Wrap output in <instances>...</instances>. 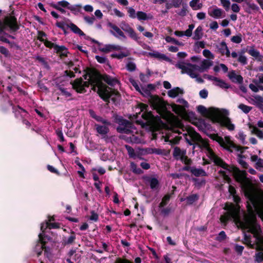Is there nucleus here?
I'll return each mask as SVG.
<instances>
[{"label": "nucleus", "mask_w": 263, "mask_h": 263, "mask_svg": "<svg viewBox=\"0 0 263 263\" xmlns=\"http://www.w3.org/2000/svg\"><path fill=\"white\" fill-rule=\"evenodd\" d=\"M175 125V144L178 143L180 140V138L176 134L181 133V131L185 132L183 135L187 143L190 145H193L194 149L196 146L193 142H195L196 145L206 154L211 160L220 166L221 168L219 172L226 181L229 182L230 176L232 174L236 180L239 183L245 195L248 199V213L244 214L243 220H241L239 216V206L238 205L227 203L224 207L227 211L221 216L220 221L222 223H226L229 220L233 219L242 229L247 230L253 235V237H251L250 235L245 234V243L252 248L263 250V236L261 233L260 226L256 222V215H258L262 220L263 217L259 215L253 203V201H255L259 205L260 201L263 202V198L254 192L251 183L247 178L246 172L230 167L224 162L214 153L208 142L203 139L193 128L184 126L179 120H176Z\"/></svg>", "instance_id": "f257e3e1"}, {"label": "nucleus", "mask_w": 263, "mask_h": 263, "mask_svg": "<svg viewBox=\"0 0 263 263\" xmlns=\"http://www.w3.org/2000/svg\"><path fill=\"white\" fill-rule=\"evenodd\" d=\"M84 79L87 81H84L82 79H78L72 83V87L77 92H85L86 88L90 85L92 86V89L97 91L100 97L105 101H107L109 99L115 101L119 97V93L117 91L102 83L99 74L91 72L85 75Z\"/></svg>", "instance_id": "f03ea898"}, {"label": "nucleus", "mask_w": 263, "mask_h": 263, "mask_svg": "<svg viewBox=\"0 0 263 263\" xmlns=\"http://www.w3.org/2000/svg\"><path fill=\"white\" fill-rule=\"evenodd\" d=\"M197 109L202 114H206L213 122L226 127L229 130L233 131L235 129V125L228 117L229 112L228 110L215 107H210L207 109L202 105L198 106Z\"/></svg>", "instance_id": "7ed1b4c3"}, {"label": "nucleus", "mask_w": 263, "mask_h": 263, "mask_svg": "<svg viewBox=\"0 0 263 263\" xmlns=\"http://www.w3.org/2000/svg\"><path fill=\"white\" fill-rule=\"evenodd\" d=\"M1 10H0V13ZM19 26L16 23V18L10 14L4 15L0 17V41L9 43L11 47L19 49V47L15 43H10L8 38L14 39L12 35H9V33H12L17 31Z\"/></svg>", "instance_id": "20e7f679"}, {"label": "nucleus", "mask_w": 263, "mask_h": 263, "mask_svg": "<svg viewBox=\"0 0 263 263\" xmlns=\"http://www.w3.org/2000/svg\"><path fill=\"white\" fill-rule=\"evenodd\" d=\"M213 62L208 60H203L199 65H193L190 63L183 61H179L176 67L181 70L182 73H187L192 78H196L198 82H202L203 80L201 78L198 77L199 72H202L209 69L212 65Z\"/></svg>", "instance_id": "39448f33"}, {"label": "nucleus", "mask_w": 263, "mask_h": 263, "mask_svg": "<svg viewBox=\"0 0 263 263\" xmlns=\"http://www.w3.org/2000/svg\"><path fill=\"white\" fill-rule=\"evenodd\" d=\"M117 129L119 133L127 135L123 136L122 138H124L128 142L141 143L143 141L142 136L138 133L133 124L127 120L121 119Z\"/></svg>", "instance_id": "423d86ee"}, {"label": "nucleus", "mask_w": 263, "mask_h": 263, "mask_svg": "<svg viewBox=\"0 0 263 263\" xmlns=\"http://www.w3.org/2000/svg\"><path fill=\"white\" fill-rule=\"evenodd\" d=\"M153 89L154 86L152 84H149L146 86H141L138 92L147 98L153 108L155 109L160 116H163L166 109L165 103L158 96L151 95V91Z\"/></svg>", "instance_id": "0eeeda50"}, {"label": "nucleus", "mask_w": 263, "mask_h": 263, "mask_svg": "<svg viewBox=\"0 0 263 263\" xmlns=\"http://www.w3.org/2000/svg\"><path fill=\"white\" fill-rule=\"evenodd\" d=\"M213 139L217 141L222 147L225 149L232 152L233 149L237 150V146L231 140L230 137L226 136L224 138L217 135H214Z\"/></svg>", "instance_id": "6e6552de"}, {"label": "nucleus", "mask_w": 263, "mask_h": 263, "mask_svg": "<svg viewBox=\"0 0 263 263\" xmlns=\"http://www.w3.org/2000/svg\"><path fill=\"white\" fill-rule=\"evenodd\" d=\"M177 102L181 104L182 106L177 105L175 104H173L171 105L172 109L173 111H174L176 114L180 116L181 117L184 118L186 117V112H185V108L188 107L189 104L188 103L183 99L179 98Z\"/></svg>", "instance_id": "1a4fd4ad"}, {"label": "nucleus", "mask_w": 263, "mask_h": 263, "mask_svg": "<svg viewBox=\"0 0 263 263\" xmlns=\"http://www.w3.org/2000/svg\"><path fill=\"white\" fill-rule=\"evenodd\" d=\"M186 151L181 149L178 147H175L173 150V156L177 160H180L186 164H189L191 160L186 156Z\"/></svg>", "instance_id": "9d476101"}, {"label": "nucleus", "mask_w": 263, "mask_h": 263, "mask_svg": "<svg viewBox=\"0 0 263 263\" xmlns=\"http://www.w3.org/2000/svg\"><path fill=\"white\" fill-rule=\"evenodd\" d=\"M39 241L36 244L34 251L39 256L41 254L44 249L46 248L45 243L50 240V237L47 236L43 235V233H40L39 235Z\"/></svg>", "instance_id": "9b49d317"}, {"label": "nucleus", "mask_w": 263, "mask_h": 263, "mask_svg": "<svg viewBox=\"0 0 263 263\" xmlns=\"http://www.w3.org/2000/svg\"><path fill=\"white\" fill-rule=\"evenodd\" d=\"M117 47L119 48L115 49V52L111 54V57L112 58H117L118 59H122L129 55V52L126 47L119 45H117Z\"/></svg>", "instance_id": "f8f14e48"}, {"label": "nucleus", "mask_w": 263, "mask_h": 263, "mask_svg": "<svg viewBox=\"0 0 263 263\" xmlns=\"http://www.w3.org/2000/svg\"><path fill=\"white\" fill-rule=\"evenodd\" d=\"M208 14L215 18H222L225 16L224 12L216 6H213L208 9Z\"/></svg>", "instance_id": "ddd939ff"}, {"label": "nucleus", "mask_w": 263, "mask_h": 263, "mask_svg": "<svg viewBox=\"0 0 263 263\" xmlns=\"http://www.w3.org/2000/svg\"><path fill=\"white\" fill-rule=\"evenodd\" d=\"M120 27L123 31L128 33L131 38L136 41L138 40L136 32L128 24L125 22H122L120 24Z\"/></svg>", "instance_id": "4468645a"}, {"label": "nucleus", "mask_w": 263, "mask_h": 263, "mask_svg": "<svg viewBox=\"0 0 263 263\" xmlns=\"http://www.w3.org/2000/svg\"><path fill=\"white\" fill-rule=\"evenodd\" d=\"M109 26L112 29L113 31H111V33L114 35L116 37L122 40H125L126 39V36L124 35L122 30L118 27L115 25L109 24Z\"/></svg>", "instance_id": "2eb2a0df"}, {"label": "nucleus", "mask_w": 263, "mask_h": 263, "mask_svg": "<svg viewBox=\"0 0 263 263\" xmlns=\"http://www.w3.org/2000/svg\"><path fill=\"white\" fill-rule=\"evenodd\" d=\"M217 51L222 55H226L227 57H230V52L224 42H221L216 45Z\"/></svg>", "instance_id": "dca6fc26"}, {"label": "nucleus", "mask_w": 263, "mask_h": 263, "mask_svg": "<svg viewBox=\"0 0 263 263\" xmlns=\"http://www.w3.org/2000/svg\"><path fill=\"white\" fill-rule=\"evenodd\" d=\"M60 227L59 225L57 223L52 222L51 219L49 220V222H43L41 226V233L43 234V235L46 236L45 234V230L48 228L51 229H57Z\"/></svg>", "instance_id": "f3484780"}, {"label": "nucleus", "mask_w": 263, "mask_h": 263, "mask_svg": "<svg viewBox=\"0 0 263 263\" xmlns=\"http://www.w3.org/2000/svg\"><path fill=\"white\" fill-rule=\"evenodd\" d=\"M228 77L229 79L234 83H242L243 82L242 77L236 73L234 70L230 71L228 73Z\"/></svg>", "instance_id": "a211bd4d"}, {"label": "nucleus", "mask_w": 263, "mask_h": 263, "mask_svg": "<svg viewBox=\"0 0 263 263\" xmlns=\"http://www.w3.org/2000/svg\"><path fill=\"white\" fill-rule=\"evenodd\" d=\"M148 55L151 57L157 58L159 60H163L169 62H171V60L168 57H167L164 54L159 52L158 51L148 52Z\"/></svg>", "instance_id": "6ab92c4d"}, {"label": "nucleus", "mask_w": 263, "mask_h": 263, "mask_svg": "<svg viewBox=\"0 0 263 263\" xmlns=\"http://www.w3.org/2000/svg\"><path fill=\"white\" fill-rule=\"evenodd\" d=\"M126 148L128 152V155L130 158L136 159L138 158L141 159V156L140 154V149L138 151H135V150L129 146H126Z\"/></svg>", "instance_id": "aec40b11"}, {"label": "nucleus", "mask_w": 263, "mask_h": 263, "mask_svg": "<svg viewBox=\"0 0 263 263\" xmlns=\"http://www.w3.org/2000/svg\"><path fill=\"white\" fill-rule=\"evenodd\" d=\"M139 21H145L148 20H152L153 16L150 14H147L143 11H138L137 12V17Z\"/></svg>", "instance_id": "412c9836"}, {"label": "nucleus", "mask_w": 263, "mask_h": 263, "mask_svg": "<svg viewBox=\"0 0 263 263\" xmlns=\"http://www.w3.org/2000/svg\"><path fill=\"white\" fill-rule=\"evenodd\" d=\"M183 91L182 89L179 87H175L172 89H170L167 92L168 96L172 98H176L180 94H183Z\"/></svg>", "instance_id": "4be33fe9"}, {"label": "nucleus", "mask_w": 263, "mask_h": 263, "mask_svg": "<svg viewBox=\"0 0 263 263\" xmlns=\"http://www.w3.org/2000/svg\"><path fill=\"white\" fill-rule=\"evenodd\" d=\"M251 101H252V103L258 108L263 105V98L259 95L253 96V98L251 99Z\"/></svg>", "instance_id": "5701e85b"}, {"label": "nucleus", "mask_w": 263, "mask_h": 263, "mask_svg": "<svg viewBox=\"0 0 263 263\" xmlns=\"http://www.w3.org/2000/svg\"><path fill=\"white\" fill-rule=\"evenodd\" d=\"M117 45L114 44H106L102 47L99 48V50L103 52H109L111 51H115V49L118 48L117 47Z\"/></svg>", "instance_id": "b1692460"}, {"label": "nucleus", "mask_w": 263, "mask_h": 263, "mask_svg": "<svg viewBox=\"0 0 263 263\" xmlns=\"http://www.w3.org/2000/svg\"><path fill=\"white\" fill-rule=\"evenodd\" d=\"M146 182L149 184L151 188L153 190H157L159 186L158 180L154 177H148Z\"/></svg>", "instance_id": "393cba45"}, {"label": "nucleus", "mask_w": 263, "mask_h": 263, "mask_svg": "<svg viewBox=\"0 0 263 263\" xmlns=\"http://www.w3.org/2000/svg\"><path fill=\"white\" fill-rule=\"evenodd\" d=\"M190 171L193 175L195 176H205L206 175V172L202 168L192 167Z\"/></svg>", "instance_id": "a878e982"}, {"label": "nucleus", "mask_w": 263, "mask_h": 263, "mask_svg": "<svg viewBox=\"0 0 263 263\" xmlns=\"http://www.w3.org/2000/svg\"><path fill=\"white\" fill-rule=\"evenodd\" d=\"M54 51L60 54L61 56L66 57L68 53L67 49L64 46H59L57 45L55 46Z\"/></svg>", "instance_id": "bb28decb"}, {"label": "nucleus", "mask_w": 263, "mask_h": 263, "mask_svg": "<svg viewBox=\"0 0 263 263\" xmlns=\"http://www.w3.org/2000/svg\"><path fill=\"white\" fill-rule=\"evenodd\" d=\"M106 125H107V124H105L104 125L95 124L97 132L102 135H105L109 131V129Z\"/></svg>", "instance_id": "cd10ccee"}, {"label": "nucleus", "mask_w": 263, "mask_h": 263, "mask_svg": "<svg viewBox=\"0 0 263 263\" xmlns=\"http://www.w3.org/2000/svg\"><path fill=\"white\" fill-rule=\"evenodd\" d=\"M103 80L111 86H114L118 83V81L116 79L111 78L107 75L103 77Z\"/></svg>", "instance_id": "c85d7f7f"}, {"label": "nucleus", "mask_w": 263, "mask_h": 263, "mask_svg": "<svg viewBox=\"0 0 263 263\" xmlns=\"http://www.w3.org/2000/svg\"><path fill=\"white\" fill-rule=\"evenodd\" d=\"M249 128L252 134L256 135L259 138L263 139V132L255 126L250 125Z\"/></svg>", "instance_id": "c756f323"}, {"label": "nucleus", "mask_w": 263, "mask_h": 263, "mask_svg": "<svg viewBox=\"0 0 263 263\" xmlns=\"http://www.w3.org/2000/svg\"><path fill=\"white\" fill-rule=\"evenodd\" d=\"M190 6L194 10H198L202 7V4L199 0H192L190 2Z\"/></svg>", "instance_id": "7c9ffc66"}, {"label": "nucleus", "mask_w": 263, "mask_h": 263, "mask_svg": "<svg viewBox=\"0 0 263 263\" xmlns=\"http://www.w3.org/2000/svg\"><path fill=\"white\" fill-rule=\"evenodd\" d=\"M251 160L253 162H256L257 167L263 168V159L259 158L256 155L251 157Z\"/></svg>", "instance_id": "2f4dec72"}, {"label": "nucleus", "mask_w": 263, "mask_h": 263, "mask_svg": "<svg viewBox=\"0 0 263 263\" xmlns=\"http://www.w3.org/2000/svg\"><path fill=\"white\" fill-rule=\"evenodd\" d=\"M69 27L74 33L78 34L80 36L85 35L83 31L73 23H70L69 25Z\"/></svg>", "instance_id": "473e14b6"}, {"label": "nucleus", "mask_w": 263, "mask_h": 263, "mask_svg": "<svg viewBox=\"0 0 263 263\" xmlns=\"http://www.w3.org/2000/svg\"><path fill=\"white\" fill-rule=\"evenodd\" d=\"M214 84L222 88L227 89L230 87V86L227 83H226L223 80L220 79L219 78H217L216 81L214 82Z\"/></svg>", "instance_id": "72a5a7b5"}, {"label": "nucleus", "mask_w": 263, "mask_h": 263, "mask_svg": "<svg viewBox=\"0 0 263 263\" xmlns=\"http://www.w3.org/2000/svg\"><path fill=\"white\" fill-rule=\"evenodd\" d=\"M82 5L81 4H77L74 5H71L69 7V10H70L75 15L78 14L81 12Z\"/></svg>", "instance_id": "f704fd0d"}, {"label": "nucleus", "mask_w": 263, "mask_h": 263, "mask_svg": "<svg viewBox=\"0 0 263 263\" xmlns=\"http://www.w3.org/2000/svg\"><path fill=\"white\" fill-rule=\"evenodd\" d=\"M229 192H230V194L233 196L234 201L236 203H238L240 201V198L235 195L236 190L234 187L230 185L229 186Z\"/></svg>", "instance_id": "c9c22d12"}, {"label": "nucleus", "mask_w": 263, "mask_h": 263, "mask_svg": "<svg viewBox=\"0 0 263 263\" xmlns=\"http://www.w3.org/2000/svg\"><path fill=\"white\" fill-rule=\"evenodd\" d=\"M202 36V28L200 26H198L194 32L193 39L195 40H199Z\"/></svg>", "instance_id": "e433bc0d"}, {"label": "nucleus", "mask_w": 263, "mask_h": 263, "mask_svg": "<svg viewBox=\"0 0 263 263\" xmlns=\"http://www.w3.org/2000/svg\"><path fill=\"white\" fill-rule=\"evenodd\" d=\"M253 203H254V206L256 207L257 211L258 212L259 215L263 217V202L260 201L259 205L255 201H253Z\"/></svg>", "instance_id": "4c0bfd02"}, {"label": "nucleus", "mask_w": 263, "mask_h": 263, "mask_svg": "<svg viewBox=\"0 0 263 263\" xmlns=\"http://www.w3.org/2000/svg\"><path fill=\"white\" fill-rule=\"evenodd\" d=\"M95 58H96V59L97 60V61L99 63H100L101 64H106V65H107L109 67H110L108 61L107 59L105 57H104V56L96 55Z\"/></svg>", "instance_id": "58836bf2"}, {"label": "nucleus", "mask_w": 263, "mask_h": 263, "mask_svg": "<svg viewBox=\"0 0 263 263\" xmlns=\"http://www.w3.org/2000/svg\"><path fill=\"white\" fill-rule=\"evenodd\" d=\"M76 239V235L72 233L68 237L64 239V243L66 245L72 244Z\"/></svg>", "instance_id": "ea45409f"}, {"label": "nucleus", "mask_w": 263, "mask_h": 263, "mask_svg": "<svg viewBox=\"0 0 263 263\" xmlns=\"http://www.w3.org/2000/svg\"><path fill=\"white\" fill-rule=\"evenodd\" d=\"M238 107L239 109H240L242 112H243L245 114H248V112H249L252 108V107L247 106L243 104H240L238 105Z\"/></svg>", "instance_id": "a19ab883"}, {"label": "nucleus", "mask_w": 263, "mask_h": 263, "mask_svg": "<svg viewBox=\"0 0 263 263\" xmlns=\"http://www.w3.org/2000/svg\"><path fill=\"white\" fill-rule=\"evenodd\" d=\"M165 41L167 43H172L176 45H179V46H183V43L182 42H180L177 40H176L175 39L173 38L171 36H167L165 39Z\"/></svg>", "instance_id": "79ce46f5"}, {"label": "nucleus", "mask_w": 263, "mask_h": 263, "mask_svg": "<svg viewBox=\"0 0 263 263\" xmlns=\"http://www.w3.org/2000/svg\"><path fill=\"white\" fill-rule=\"evenodd\" d=\"M127 12L129 17L132 18H135L137 17V12L132 7H127Z\"/></svg>", "instance_id": "37998d69"}, {"label": "nucleus", "mask_w": 263, "mask_h": 263, "mask_svg": "<svg viewBox=\"0 0 263 263\" xmlns=\"http://www.w3.org/2000/svg\"><path fill=\"white\" fill-rule=\"evenodd\" d=\"M83 18L84 21L89 25H92L96 20V18L93 16H89L85 15L84 16Z\"/></svg>", "instance_id": "c03bdc74"}, {"label": "nucleus", "mask_w": 263, "mask_h": 263, "mask_svg": "<svg viewBox=\"0 0 263 263\" xmlns=\"http://www.w3.org/2000/svg\"><path fill=\"white\" fill-rule=\"evenodd\" d=\"M248 52L250 55L254 57V58H255L256 57L258 56L259 54H260L259 52L253 47L250 48L248 50Z\"/></svg>", "instance_id": "a18cd8bd"}, {"label": "nucleus", "mask_w": 263, "mask_h": 263, "mask_svg": "<svg viewBox=\"0 0 263 263\" xmlns=\"http://www.w3.org/2000/svg\"><path fill=\"white\" fill-rule=\"evenodd\" d=\"M198 198V196L197 194L192 195L186 198L187 202L189 204H192L193 202L196 201Z\"/></svg>", "instance_id": "49530a36"}, {"label": "nucleus", "mask_w": 263, "mask_h": 263, "mask_svg": "<svg viewBox=\"0 0 263 263\" xmlns=\"http://www.w3.org/2000/svg\"><path fill=\"white\" fill-rule=\"evenodd\" d=\"M170 199V195H165L163 198L162 201L160 203L159 207L160 208H161L163 207L164 206H165L167 203V202H168Z\"/></svg>", "instance_id": "de8ad7c7"}, {"label": "nucleus", "mask_w": 263, "mask_h": 263, "mask_svg": "<svg viewBox=\"0 0 263 263\" xmlns=\"http://www.w3.org/2000/svg\"><path fill=\"white\" fill-rule=\"evenodd\" d=\"M194 27H195L194 25H193V24L190 25L189 26V28L185 32H184V35H185L187 37L191 36V35L192 34V31H193V29L194 28Z\"/></svg>", "instance_id": "09e8293b"}, {"label": "nucleus", "mask_w": 263, "mask_h": 263, "mask_svg": "<svg viewBox=\"0 0 263 263\" xmlns=\"http://www.w3.org/2000/svg\"><path fill=\"white\" fill-rule=\"evenodd\" d=\"M55 6H59V7L62 8H67L69 9L70 4L67 1H62L58 2Z\"/></svg>", "instance_id": "8fccbe9b"}, {"label": "nucleus", "mask_w": 263, "mask_h": 263, "mask_svg": "<svg viewBox=\"0 0 263 263\" xmlns=\"http://www.w3.org/2000/svg\"><path fill=\"white\" fill-rule=\"evenodd\" d=\"M154 148H147L145 149H140L141 156L145 154H154Z\"/></svg>", "instance_id": "3c124183"}, {"label": "nucleus", "mask_w": 263, "mask_h": 263, "mask_svg": "<svg viewBox=\"0 0 263 263\" xmlns=\"http://www.w3.org/2000/svg\"><path fill=\"white\" fill-rule=\"evenodd\" d=\"M0 52L5 57H10V53L8 50L4 46H0Z\"/></svg>", "instance_id": "603ef678"}, {"label": "nucleus", "mask_w": 263, "mask_h": 263, "mask_svg": "<svg viewBox=\"0 0 263 263\" xmlns=\"http://www.w3.org/2000/svg\"><path fill=\"white\" fill-rule=\"evenodd\" d=\"M202 53L203 55L206 58H210L211 59H214V54L209 50L204 49L203 50Z\"/></svg>", "instance_id": "864d4df0"}, {"label": "nucleus", "mask_w": 263, "mask_h": 263, "mask_svg": "<svg viewBox=\"0 0 263 263\" xmlns=\"http://www.w3.org/2000/svg\"><path fill=\"white\" fill-rule=\"evenodd\" d=\"M129 81H130L131 84L133 85V86L135 88V89L137 91H140V89L141 86H140L139 85L138 82L137 81L134 80L133 79H130Z\"/></svg>", "instance_id": "5fc2aeb1"}, {"label": "nucleus", "mask_w": 263, "mask_h": 263, "mask_svg": "<svg viewBox=\"0 0 263 263\" xmlns=\"http://www.w3.org/2000/svg\"><path fill=\"white\" fill-rule=\"evenodd\" d=\"M46 36V34H45V33L41 31H38L37 39L40 41L43 42L44 43V41L46 40L44 39Z\"/></svg>", "instance_id": "6e6d98bb"}, {"label": "nucleus", "mask_w": 263, "mask_h": 263, "mask_svg": "<svg viewBox=\"0 0 263 263\" xmlns=\"http://www.w3.org/2000/svg\"><path fill=\"white\" fill-rule=\"evenodd\" d=\"M231 41L233 43L239 44L242 41L241 35L233 36L231 38Z\"/></svg>", "instance_id": "4d7b16f0"}, {"label": "nucleus", "mask_w": 263, "mask_h": 263, "mask_svg": "<svg viewBox=\"0 0 263 263\" xmlns=\"http://www.w3.org/2000/svg\"><path fill=\"white\" fill-rule=\"evenodd\" d=\"M221 3L223 7L228 10L230 6V2L229 0H220Z\"/></svg>", "instance_id": "13d9d810"}, {"label": "nucleus", "mask_w": 263, "mask_h": 263, "mask_svg": "<svg viewBox=\"0 0 263 263\" xmlns=\"http://www.w3.org/2000/svg\"><path fill=\"white\" fill-rule=\"evenodd\" d=\"M237 138L240 140V141L245 144L246 143V135L242 132H239L238 134Z\"/></svg>", "instance_id": "bf43d9fd"}, {"label": "nucleus", "mask_w": 263, "mask_h": 263, "mask_svg": "<svg viewBox=\"0 0 263 263\" xmlns=\"http://www.w3.org/2000/svg\"><path fill=\"white\" fill-rule=\"evenodd\" d=\"M238 61L239 62L241 63L243 65H246L247 63V60L246 57L242 54H240L239 55Z\"/></svg>", "instance_id": "052dcab7"}, {"label": "nucleus", "mask_w": 263, "mask_h": 263, "mask_svg": "<svg viewBox=\"0 0 263 263\" xmlns=\"http://www.w3.org/2000/svg\"><path fill=\"white\" fill-rule=\"evenodd\" d=\"M256 261L260 262L263 261V252H259L256 254Z\"/></svg>", "instance_id": "680f3d73"}, {"label": "nucleus", "mask_w": 263, "mask_h": 263, "mask_svg": "<svg viewBox=\"0 0 263 263\" xmlns=\"http://www.w3.org/2000/svg\"><path fill=\"white\" fill-rule=\"evenodd\" d=\"M44 44L47 47L53 48L54 50L55 49V46L57 45V44H55L54 43H52L51 42L48 40L45 41Z\"/></svg>", "instance_id": "e2e57ef3"}, {"label": "nucleus", "mask_w": 263, "mask_h": 263, "mask_svg": "<svg viewBox=\"0 0 263 263\" xmlns=\"http://www.w3.org/2000/svg\"><path fill=\"white\" fill-rule=\"evenodd\" d=\"M258 79L253 80V82L256 84H263V74H260L257 76Z\"/></svg>", "instance_id": "0e129e2a"}, {"label": "nucleus", "mask_w": 263, "mask_h": 263, "mask_svg": "<svg viewBox=\"0 0 263 263\" xmlns=\"http://www.w3.org/2000/svg\"><path fill=\"white\" fill-rule=\"evenodd\" d=\"M126 68L128 71H133L136 69V65L133 62H129L126 65Z\"/></svg>", "instance_id": "69168bd1"}, {"label": "nucleus", "mask_w": 263, "mask_h": 263, "mask_svg": "<svg viewBox=\"0 0 263 263\" xmlns=\"http://www.w3.org/2000/svg\"><path fill=\"white\" fill-rule=\"evenodd\" d=\"M114 14L119 17H123L124 16V14L118 10L117 8L113 9Z\"/></svg>", "instance_id": "338daca9"}, {"label": "nucleus", "mask_w": 263, "mask_h": 263, "mask_svg": "<svg viewBox=\"0 0 263 263\" xmlns=\"http://www.w3.org/2000/svg\"><path fill=\"white\" fill-rule=\"evenodd\" d=\"M200 97L203 99H206L208 95V91L206 89H202L199 92Z\"/></svg>", "instance_id": "774afa93"}]
</instances>
